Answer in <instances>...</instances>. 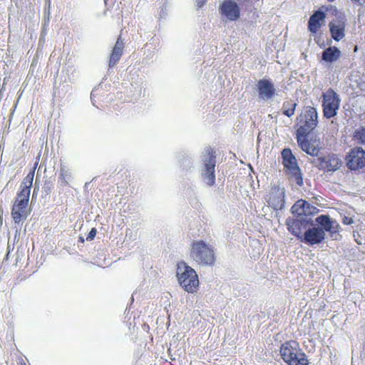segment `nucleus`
I'll list each match as a JSON object with an SVG mask.
<instances>
[{
	"mask_svg": "<svg viewBox=\"0 0 365 365\" xmlns=\"http://www.w3.org/2000/svg\"><path fill=\"white\" fill-rule=\"evenodd\" d=\"M79 241L81 242H84V240L83 237H80L79 238Z\"/></svg>",
	"mask_w": 365,
	"mask_h": 365,
	"instance_id": "nucleus-36",
	"label": "nucleus"
},
{
	"mask_svg": "<svg viewBox=\"0 0 365 365\" xmlns=\"http://www.w3.org/2000/svg\"><path fill=\"white\" fill-rule=\"evenodd\" d=\"M176 276L181 287L188 293H196L200 281L195 270L184 261L177 264Z\"/></svg>",
	"mask_w": 365,
	"mask_h": 365,
	"instance_id": "nucleus-1",
	"label": "nucleus"
},
{
	"mask_svg": "<svg viewBox=\"0 0 365 365\" xmlns=\"http://www.w3.org/2000/svg\"><path fill=\"white\" fill-rule=\"evenodd\" d=\"M317 112L315 108L307 107L299 115V127L296 131V136L309 135L316 128L318 120Z\"/></svg>",
	"mask_w": 365,
	"mask_h": 365,
	"instance_id": "nucleus-5",
	"label": "nucleus"
},
{
	"mask_svg": "<svg viewBox=\"0 0 365 365\" xmlns=\"http://www.w3.org/2000/svg\"><path fill=\"white\" fill-rule=\"evenodd\" d=\"M96 233H97V230L96 228H92L89 233L87 235V237H86V240L88 241H91L94 239V237H96Z\"/></svg>",
	"mask_w": 365,
	"mask_h": 365,
	"instance_id": "nucleus-29",
	"label": "nucleus"
},
{
	"mask_svg": "<svg viewBox=\"0 0 365 365\" xmlns=\"http://www.w3.org/2000/svg\"><path fill=\"white\" fill-rule=\"evenodd\" d=\"M297 143L300 148L311 156H319L322 150L320 139L317 136L309 138L308 135L296 136Z\"/></svg>",
	"mask_w": 365,
	"mask_h": 365,
	"instance_id": "nucleus-8",
	"label": "nucleus"
},
{
	"mask_svg": "<svg viewBox=\"0 0 365 365\" xmlns=\"http://www.w3.org/2000/svg\"><path fill=\"white\" fill-rule=\"evenodd\" d=\"M297 105V103L292 99L284 101L282 107V113L289 118L292 117L294 115Z\"/></svg>",
	"mask_w": 365,
	"mask_h": 365,
	"instance_id": "nucleus-23",
	"label": "nucleus"
},
{
	"mask_svg": "<svg viewBox=\"0 0 365 365\" xmlns=\"http://www.w3.org/2000/svg\"><path fill=\"white\" fill-rule=\"evenodd\" d=\"M27 202L15 200L11 210V216L15 223L19 224L23 219L27 217Z\"/></svg>",
	"mask_w": 365,
	"mask_h": 365,
	"instance_id": "nucleus-16",
	"label": "nucleus"
},
{
	"mask_svg": "<svg viewBox=\"0 0 365 365\" xmlns=\"http://www.w3.org/2000/svg\"><path fill=\"white\" fill-rule=\"evenodd\" d=\"M124 43L121 40L120 36L116 41V43L112 50V53H110L108 66L112 68L115 66L117 63L119 61L123 51Z\"/></svg>",
	"mask_w": 365,
	"mask_h": 365,
	"instance_id": "nucleus-19",
	"label": "nucleus"
},
{
	"mask_svg": "<svg viewBox=\"0 0 365 365\" xmlns=\"http://www.w3.org/2000/svg\"><path fill=\"white\" fill-rule=\"evenodd\" d=\"M37 195V189L36 187H35L34 189V192H33V197Z\"/></svg>",
	"mask_w": 365,
	"mask_h": 365,
	"instance_id": "nucleus-34",
	"label": "nucleus"
},
{
	"mask_svg": "<svg viewBox=\"0 0 365 365\" xmlns=\"http://www.w3.org/2000/svg\"><path fill=\"white\" fill-rule=\"evenodd\" d=\"M73 175L71 171L65 165H62L60 170L58 179L61 182V185H67L72 180Z\"/></svg>",
	"mask_w": 365,
	"mask_h": 365,
	"instance_id": "nucleus-24",
	"label": "nucleus"
},
{
	"mask_svg": "<svg viewBox=\"0 0 365 365\" xmlns=\"http://www.w3.org/2000/svg\"><path fill=\"white\" fill-rule=\"evenodd\" d=\"M34 177V172H30L24 179L21 185V188L27 187L28 190H31L32 186L33 180Z\"/></svg>",
	"mask_w": 365,
	"mask_h": 365,
	"instance_id": "nucleus-27",
	"label": "nucleus"
},
{
	"mask_svg": "<svg viewBox=\"0 0 365 365\" xmlns=\"http://www.w3.org/2000/svg\"><path fill=\"white\" fill-rule=\"evenodd\" d=\"M284 170L289 180H294L299 186L303 185V177L297 160L290 148H284L281 152Z\"/></svg>",
	"mask_w": 365,
	"mask_h": 365,
	"instance_id": "nucleus-4",
	"label": "nucleus"
},
{
	"mask_svg": "<svg viewBox=\"0 0 365 365\" xmlns=\"http://www.w3.org/2000/svg\"><path fill=\"white\" fill-rule=\"evenodd\" d=\"M130 319H131V317H129V319L127 320V323L128 324V328L129 329H132L134 331L135 330V317L133 316V321L131 322L130 321Z\"/></svg>",
	"mask_w": 365,
	"mask_h": 365,
	"instance_id": "nucleus-30",
	"label": "nucleus"
},
{
	"mask_svg": "<svg viewBox=\"0 0 365 365\" xmlns=\"http://www.w3.org/2000/svg\"><path fill=\"white\" fill-rule=\"evenodd\" d=\"M219 11L231 21H237L240 16V9L233 0H224L219 7Z\"/></svg>",
	"mask_w": 365,
	"mask_h": 365,
	"instance_id": "nucleus-11",
	"label": "nucleus"
},
{
	"mask_svg": "<svg viewBox=\"0 0 365 365\" xmlns=\"http://www.w3.org/2000/svg\"><path fill=\"white\" fill-rule=\"evenodd\" d=\"M286 224L289 232L301 240L304 235L305 221L299 219H291L287 220Z\"/></svg>",
	"mask_w": 365,
	"mask_h": 365,
	"instance_id": "nucleus-18",
	"label": "nucleus"
},
{
	"mask_svg": "<svg viewBox=\"0 0 365 365\" xmlns=\"http://www.w3.org/2000/svg\"><path fill=\"white\" fill-rule=\"evenodd\" d=\"M322 98L324 116L328 119L334 117L337 114L340 105L338 94L332 88H329L323 93Z\"/></svg>",
	"mask_w": 365,
	"mask_h": 365,
	"instance_id": "nucleus-7",
	"label": "nucleus"
},
{
	"mask_svg": "<svg viewBox=\"0 0 365 365\" xmlns=\"http://www.w3.org/2000/svg\"><path fill=\"white\" fill-rule=\"evenodd\" d=\"M329 2L334 1V0H327Z\"/></svg>",
	"mask_w": 365,
	"mask_h": 365,
	"instance_id": "nucleus-37",
	"label": "nucleus"
},
{
	"mask_svg": "<svg viewBox=\"0 0 365 365\" xmlns=\"http://www.w3.org/2000/svg\"><path fill=\"white\" fill-rule=\"evenodd\" d=\"M267 202L274 210H278L283 208L284 205V191L278 185L271 187L265 197Z\"/></svg>",
	"mask_w": 365,
	"mask_h": 365,
	"instance_id": "nucleus-10",
	"label": "nucleus"
},
{
	"mask_svg": "<svg viewBox=\"0 0 365 365\" xmlns=\"http://www.w3.org/2000/svg\"><path fill=\"white\" fill-rule=\"evenodd\" d=\"M207 157L205 160L203 177L208 186H212L215 183V168L216 164L215 151L211 148L206 149Z\"/></svg>",
	"mask_w": 365,
	"mask_h": 365,
	"instance_id": "nucleus-9",
	"label": "nucleus"
},
{
	"mask_svg": "<svg viewBox=\"0 0 365 365\" xmlns=\"http://www.w3.org/2000/svg\"><path fill=\"white\" fill-rule=\"evenodd\" d=\"M190 255L192 260L199 265L212 266L215 262L213 247L202 240L191 243Z\"/></svg>",
	"mask_w": 365,
	"mask_h": 365,
	"instance_id": "nucleus-3",
	"label": "nucleus"
},
{
	"mask_svg": "<svg viewBox=\"0 0 365 365\" xmlns=\"http://www.w3.org/2000/svg\"><path fill=\"white\" fill-rule=\"evenodd\" d=\"M134 294H135V292H133L132 296H131V298H130L131 302H130L129 308H128V307L126 308L125 312L128 309V313H129V311L130 310L131 306L133 305V304L134 302V297H133ZM128 314H126V316L125 317V319H126L128 317Z\"/></svg>",
	"mask_w": 365,
	"mask_h": 365,
	"instance_id": "nucleus-32",
	"label": "nucleus"
},
{
	"mask_svg": "<svg viewBox=\"0 0 365 365\" xmlns=\"http://www.w3.org/2000/svg\"><path fill=\"white\" fill-rule=\"evenodd\" d=\"M21 365H26V364L25 363H21Z\"/></svg>",
	"mask_w": 365,
	"mask_h": 365,
	"instance_id": "nucleus-38",
	"label": "nucleus"
},
{
	"mask_svg": "<svg viewBox=\"0 0 365 365\" xmlns=\"http://www.w3.org/2000/svg\"><path fill=\"white\" fill-rule=\"evenodd\" d=\"M353 220L351 218V217H345L344 219H343V223L345 224V225H351L353 223Z\"/></svg>",
	"mask_w": 365,
	"mask_h": 365,
	"instance_id": "nucleus-31",
	"label": "nucleus"
},
{
	"mask_svg": "<svg viewBox=\"0 0 365 365\" xmlns=\"http://www.w3.org/2000/svg\"><path fill=\"white\" fill-rule=\"evenodd\" d=\"M346 165L352 170L364 168L365 166V151L361 148H353L348 155Z\"/></svg>",
	"mask_w": 365,
	"mask_h": 365,
	"instance_id": "nucleus-12",
	"label": "nucleus"
},
{
	"mask_svg": "<svg viewBox=\"0 0 365 365\" xmlns=\"http://www.w3.org/2000/svg\"><path fill=\"white\" fill-rule=\"evenodd\" d=\"M354 237L356 242L358 245H365V231L361 230L359 232H356L354 233Z\"/></svg>",
	"mask_w": 365,
	"mask_h": 365,
	"instance_id": "nucleus-28",
	"label": "nucleus"
},
{
	"mask_svg": "<svg viewBox=\"0 0 365 365\" xmlns=\"http://www.w3.org/2000/svg\"><path fill=\"white\" fill-rule=\"evenodd\" d=\"M325 239V233L324 230L319 227H314L309 228L304 232V235L302 242H304L307 245H314L320 244Z\"/></svg>",
	"mask_w": 365,
	"mask_h": 365,
	"instance_id": "nucleus-14",
	"label": "nucleus"
},
{
	"mask_svg": "<svg viewBox=\"0 0 365 365\" xmlns=\"http://www.w3.org/2000/svg\"><path fill=\"white\" fill-rule=\"evenodd\" d=\"M207 0H197V5L199 8L202 7Z\"/></svg>",
	"mask_w": 365,
	"mask_h": 365,
	"instance_id": "nucleus-33",
	"label": "nucleus"
},
{
	"mask_svg": "<svg viewBox=\"0 0 365 365\" xmlns=\"http://www.w3.org/2000/svg\"><path fill=\"white\" fill-rule=\"evenodd\" d=\"M354 3H359L361 0H351Z\"/></svg>",
	"mask_w": 365,
	"mask_h": 365,
	"instance_id": "nucleus-35",
	"label": "nucleus"
},
{
	"mask_svg": "<svg viewBox=\"0 0 365 365\" xmlns=\"http://www.w3.org/2000/svg\"><path fill=\"white\" fill-rule=\"evenodd\" d=\"M309 207V203L306 200L301 199L297 200L292 207V211L297 215H305Z\"/></svg>",
	"mask_w": 365,
	"mask_h": 365,
	"instance_id": "nucleus-22",
	"label": "nucleus"
},
{
	"mask_svg": "<svg viewBox=\"0 0 365 365\" xmlns=\"http://www.w3.org/2000/svg\"><path fill=\"white\" fill-rule=\"evenodd\" d=\"M314 163L320 171L324 173H333L343 166L344 162L339 155L329 152L318 156Z\"/></svg>",
	"mask_w": 365,
	"mask_h": 365,
	"instance_id": "nucleus-6",
	"label": "nucleus"
},
{
	"mask_svg": "<svg viewBox=\"0 0 365 365\" xmlns=\"http://www.w3.org/2000/svg\"><path fill=\"white\" fill-rule=\"evenodd\" d=\"M341 56L340 50L336 46H329L322 53V58L327 63H332L337 61Z\"/></svg>",
	"mask_w": 365,
	"mask_h": 365,
	"instance_id": "nucleus-21",
	"label": "nucleus"
},
{
	"mask_svg": "<svg viewBox=\"0 0 365 365\" xmlns=\"http://www.w3.org/2000/svg\"><path fill=\"white\" fill-rule=\"evenodd\" d=\"M258 93L260 98L269 99L275 93V88L271 81L261 79L257 82Z\"/></svg>",
	"mask_w": 365,
	"mask_h": 365,
	"instance_id": "nucleus-17",
	"label": "nucleus"
},
{
	"mask_svg": "<svg viewBox=\"0 0 365 365\" xmlns=\"http://www.w3.org/2000/svg\"><path fill=\"white\" fill-rule=\"evenodd\" d=\"M353 137L358 143L361 144L365 143V128L360 127L356 129L354 133Z\"/></svg>",
	"mask_w": 365,
	"mask_h": 365,
	"instance_id": "nucleus-26",
	"label": "nucleus"
},
{
	"mask_svg": "<svg viewBox=\"0 0 365 365\" xmlns=\"http://www.w3.org/2000/svg\"><path fill=\"white\" fill-rule=\"evenodd\" d=\"M326 14L322 11H316L310 16L308 21V29L312 34H316L324 23Z\"/></svg>",
	"mask_w": 365,
	"mask_h": 365,
	"instance_id": "nucleus-15",
	"label": "nucleus"
},
{
	"mask_svg": "<svg viewBox=\"0 0 365 365\" xmlns=\"http://www.w3.org/2000/svg\"><path fill=\"white\" fill-rule=\"evenodd\" d=\"M279 354L287 365H309L307 355L297 341L289 340L282 344Z\"/></svg>",
	"mask_w": 365,
	"mask_h": 365,
	"instance_id": "nucleus-2",
	"label": "nucleus"
},
{
	"mask_svg": "<svg viewBox=\"0 0 365 365\" xmlns=\"http://www.w3.org/2000/svg\"><path fill=\"white\" fill-rule=\"evenodd\" d=\"M331 37L336 41L341 40L345 36V23L342 21H336L329 24Z\"/></svg>",
	"mask_w": 365,
	"mask_h": 365,
	"instance_id": "nucleus-20",
	"label": "nucleus"
},
{
	"mask_svg": "<svg viewBox=\"0 0 365 365\" xmlns=\"http://www.w3.org/2000/svg\"><path fill=\"white\" fill-rule=\"evenodd\" d=\"M30 193L31 191L28 190L27 187L21 188V190L17 193L16 200L20 202L23 200L24 202L29 203Z\"/></svg>",
	"mask_w": 365,
	"mask_h": 365,
	"instance_id": "nucleus-25",
	"label": "nucleus"
},
{
	"mask_svg": "<svg viewBox=\"0 0 365 365\" xmlns=\"http://www.w3.org/2000/svg\"><path fill=\"white\" fill-rule=\"evenodd\" d=\"M316 222L320 225L319 227L324 230V232H327L331 237L335 235H339L341 227L336 221L333 220L329 215H322L315 219Z\"/></svg>",
	"mask_w": 365,
	"mask_h": 365,
	"instance_id": "nucleus-13",
	"label": "nucleus"
}]
</instances>
